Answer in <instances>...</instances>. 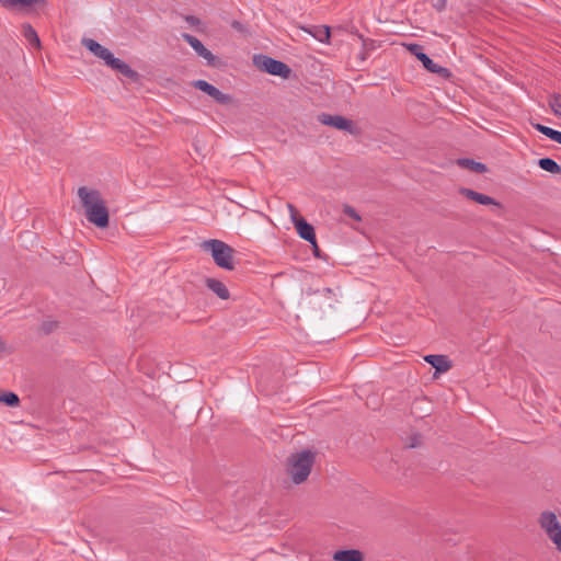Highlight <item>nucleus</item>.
Wrapping results in <instances>:
<instances>
[{
  "instance_id": "1",
  "label": "nucleus",
  "mask_w": 561,
  "mask_h": 561,
  "mask_svg": "<svg viewBox=\"0 0 561 561\" xmlns=\"http://www.w3.org/2000/svg\"><path fill=\"white\" fill-rule=\"evenodd\" d=\"M78 196L82 203L88 221L98 228H105L108 225V210L101 194L95 190L82 186L78 190Z\"/></svg>"
},
{
  "instance_id": "2",
  "label": "nucleus",
  "mask_w": 561,
  "mask_h": 561,
  "mask_svg": "<svg viewBox=\"0 0 561 561\" xmlns=\"http://www.w3.org/2000/svg\"><path fill=\"white\" fill-rule=\"evenodd\" d=\"M316 461V453L311 450H300L291 454L287 459L286 471L294 484L304 483L310 476Z\"/></svg>"
},
{
  "instance_id": "3",
  "label": "nucleus",
  "mask_w": 561,
  "mask_h": 561,
  "mask_svg": "<svg viewBox=\"0 0 561 561\" xmlns=\"http://www.w3.org/2000/svg\"><path fill=\"white\" fill-rule=\"evenodd\" d=\"M81 44L95 57L102 59L104 64L111 69L116 70L126 78H137L138 73L134 69H131L129 65H127L122 59L116 58L108 48L102 46L96 41L92 38H82Z\"/></svg>"
},
{
  "instance_id": "4",
  "label": "nucleus",
  "mask_w": 561,
  "mask_h": 561,
  "mask_svg": "<svg viewBox=\"0 0 561 561\" xmlns=\"http://www.w3.org/2000/svg\"><path fill=\"white\" fill-rule=\"evenodd\" d=\"M204 251L210 252L215 263L225 270L231 271L233 265V249L217 239L206 240L201 244Z\"/></svg>"
},
{
  "instance_id": "5",
  "label": "nucleus",
  "mask_w": 561,
  "mask_h": 561,
  "mask_svg": "<svg viewBox=\"0 0 561 561\" xmlns=\"http://www.w3.org/2000/svg\"><path fill=\"white\" fill-rule=\"evenodd\" d=\"M538 524L551 540L558 551H561V522L551 511H543L538 517Z\"/></svg>"
},
{
  "instance_id": "6",
  "label": "nucleus",
  "mask_w": 561,
  "mask_h": 561,
  "mask_svg": "<svg viewBox=\"0 0 561 561\" xmlns=\"http://www.w3.org/2000/svg\"><path fill=\"white\" fill-rule=\"evenodd\" d=\"M253 62L257 69L283 79L289 78L291 69L283 61L276 60L266 55H255Z\"/></svg>"
},
{
  "instance_id": "7",
  "label": "nucleus",
  "mask_w": 561,
  "mask_h": 561,
  "mask_svg": "<svg viewBox=\"0 0 561 561\" xmlns=\"http://www.w3.org/2000/svg\"><path fill=\"white\" fill-rule=\"evenodd\" d=\"M288 210L298 236L310 242L312 247L317 249V239L313 227L307 222L306 219L298 217L297 209L291 204H288Z\"/></svg>"
},
{
  "instance_id": "8",
  "label": "nucleus",
  "mask_w": 561,
  "mask_h": 561,
  "mask_svg": "<svg viewBox=\"0 0 561 561\" xmlns=\"http://www.w3.org/2000/svg\"><path fill=\"white\" fill-rule=\"evenodd\" d=\"M318 121L323 125L331 126L339 130H345L352 135L357 133V129L354 126L353 122L341 115H331L322 113L318 116Z\"/></svg>"
},
{
  "instance_id": "9",
  "label": "nucleus",
  "mask_w": 561,
  "mask_h": 561,
  "mask_svg": "<svg viewBox=\"0 0 561 561\" xmlns=\"http://www.w3.org/2000/svg\"><path fill=\"white\" fill-rule=\"evenodd\" d=\"M409 50L423 64L424 68L430 72L437 75L448 73V69L435 64L425 53L421 50L419 45H410Z\"/></svg>"
},
{
  "instance_id": "10",
  "label": "nucleus",
  "mask_w": 561,
  "mask_h": 561,
  "mask_svg": "<svg viewBox=\"0 0 561 561\" xmlns=\"http://www.w3.org/2000/svg\"><path fill=\"white\" fill-rule=\"evenodd\" d=\"M182 37L195 50V53L199 57L207 60L208 65H214L215 56L213 55V53L209 49H207L203 45V43L197 37L191 35V34H187V33L182 34Z\"/></svg>"
},
{
  "instance_id": "11",
  "label": "nucleus",
  "mask_w": 561,
  "mask_h": 561,
  "mask_svg": "<svg viewBox=\"0 0 561 561\" xmlns=\"http://www.w3.org/2000/svg\"><path fill=\"white\" fill-rule=\"evenodd\" d=\"M193 85L196 89L211 96L216 102L220 104H226L230 100L229 95L222 93L219 89H217L216 87H214L205 80H196L194 81Z\"/></svg>"
},
{
  "instance_id": "12",
  "label": "nucleus",
  "mask_w": 561,
  "mask_h": 561,
  "mask_svg": "<svg viewBox=\"0 0 561 561\" xmlns=\"http://www.w3.org/2000/svg\"><path fill=\"white\" fill-rule=\"evenodd\" d=\"M459 193L461 195H463L465 197H467L468 199H471L480 205H497V203L495 202L494 198H492L491 196L489 195H485V194H482V193H479V192H476L471 188H467V187H461L459 190Z\"/></svg>"
},
{
  "instance_id": "13",
  "label": "nucleus",
  "mask_w": 561,
  "mask_h": 561,
  "mask_svg": "<svg viewBox=\"0 0 561 561\" xmlns=\"http://www.w3.org/2000/svg\"><path fill=\"white\" fill-rule=\"evenodd\" d=\"M424 360L432 365L437 373H446L451 368V363L445 355L430 354L424 356Z\"/></svg>"
},
{
  "instance_id": "14",
  "label": "nucleus",
  "mask_w": 561,
  "mask_h": 561,
  "mask_svg": "<svg viewBox=\"0 0 561 561\" xmlns=\"http://www.w3.org/2000/svg\"><path fill=\"white\" fill-rule=\"evenodd\" d=\"M334 561H363L364 556L357 549L337 550L333 554Z\"/></svg>"
},
{
  "instance_id": "15",
  "label": "nucleus",
  "mask_w": 561,
  "mask_h": 561,
  "mask_svg": "<svg viewBox=\"0 0 561 561\" xmlns=\"http://www.w3.org/2000/svg\"><path fill=\"white\" fill-rule=\"evenodd\" d=\"M207 287L215 293L220 299H228L229 298V290L226 287V285L215 278H207L206 279Z\"/></svg>"
},
{
  "instance_id": "16",
  "label": "nucleus",
  "mask_w": 561,
  "mask_h": 561,
  "mask_svg": "<svg viewBox=\"0 0 561 561\" xmlns=\"http://www.w3.org/2000/svg\"><path fill=\"white\" fill-rule=\"evenodd\" d=\"M458 164L462 168H466V169H469L471 170L472 172H476V173H484L486 171V167L485 164L481 163V162H477L472 159H459L458 160Z\"/></svg>"
},
{
  "instance_id": "17",
  "label": "nucleus",
  "mask_w": 561,
  "mask_h": 561,
  "mask_svg": "<svg viewBox=\"0 0 561 561\" xmlns=\"http://www.w3.org/2000/svg\"><path fill=\"white\" fill-rule=\"evenodd\" d=\"M308 32L321 43H327L330 38V28L325 25L312 26Z\"/></svg>"
},
{
  "instance_id": "18",
  "label": "nucleus",
  "mask_w": 561,
  "mask_h": 561,
  "mask_svg": "<svg viewBox=\"0 0 561 561\" xmlns=\"http://www.w3.org/2000/svg\"><path fill=\"white\" fill-rule=\"evenodd\" d=\"M538 165L539 168H541L542 170L549 172V173H552V174H557V173H560L561 172V165L558 164L553 159L551 158H541L538 160Z\"/></svg>"
},
{
  "instance_id": "19",
  "label": "nucleus",
  "mask_w": 561,
  "mask_h": 561,
  "mask_svg": "<svg viewBox=\"0 0 561 561\" xmlns=\"http://www.w3.org/2000/svg\"><path fill=\"white\" fill-rule=\"evenodd\" d=\"M0 3L5 8H27L36 3H44V0H0Z\"/></svg>"
},
{
  "instance_id": "20",
  "label": "nucleus",
  "mask_w": 561,
  "mask_h": 561,
  "mask_svg": "<svg viewBox=\"0 0 561 561\" xmlns=\"http://www.w3.org/2000/svg\"><path fill=\"white\" fill-rule=\"evenodd\" d=\"M23 35H24L25 39L30 43V45L39 47L41 42H39L38 35H37L36 31L30 24L23 25Z\"/></svg>"
},
{
  "instance_id": "21",
  "label": "nucleus",
  "mask_w": 561,
  "mask_h": 561,
  "mask_svg": "<svg viewBox=\"0 0 561 561\" xmlns=\"http://www.w3.org/2000/svg\"><path fill=\"white\" fill-rule=\"evenodd\" d=\"M20 402L18 394L11 391H0V403L9 407H16Z\"/></svg>"
},
{
  "instance_id": "22",
  "label": "nucleus",
  "mask_w": 561,
  "mask_h": 561,
  "mask_svg": "<svg viewBox=\"0 0 561 561\" xmlns=\"http://www.w3.org/2000/svg\"><path fill=\"white\" fill-rule=\"evenodd\" d=\"M549 106L557 116H561V94L554 93L549 98Z\"/></svg>"
},
{
  "instance_id": "23",
  "label": "nucleus",
  "mask_w": 561,
  "mask_h": 561,
  "mask_svg": "<svg viewBox=\"0 0 561 561\" xmlns=\"http://www.w3.org/2000/svg\"><path fill=\"white\" fill-rule=\"evenodd\" d=\"M535 129H537L539 133L543 134L548 138H551V133H553V128L541 125V124H534L533 125Z\"/></svg>"
},
{
  "instance_id": "24",
  "label": "nucleus",
  "mask_w": 561,
  "mask_h": 561,
  "mask_svg": "<svg viewBox=\"0 0 561 561\" xmlns=\"http://www.w3.org/2000/svg\"><path fill=\"white\" fill-rule=\"evenodd\" d=\"M344 214L347 215L348 217H351L352 219L354 220H360V217L359 215L356 213V210L351 207V206H345L344 207Z\"/></svg>"
},
{
  "instance_id": "25",
  "label": "nucleus",
  "mask_w": 561,
  "mask_h": 561,
  "mask_svg": "<svg viewBox=\"0 0 561 561\" xmlns=\"http://www.w3.org/2000/svg\"><path fill=\"white\" fill-rule=\"evenodd\" d=\"M550 139L561 145V131L554 129Z\"/></svg>"
},
{
  "instance_id": "26",
  "label": "nucleus",
  "mask_w": 561,
  "mask_h": 561,
  "mask_svg": "<svg viewBox=\"0 0 561 561\" xmlns=\"http://www.w3.org/2000/svg\"><path fill=\"white\" fill-rule=\"evenodd\" d=\"M446 5V0H439L438 3L435 5L437 10L442 11Z\"/></svg>"
},
{
  "instance_id": "27",
  "label": "nucleus",
  "mask_w": 561,
  "mask_h": 561,
  "mask_svg": "<svg viewBox=\"0 0 561 561\" xmlns=\"http://www.w3.org/2000/svg\"><path fill=\"white\" fill-rule=\"evenodd\" d=\"M51 329H53V323H49V324L45 323V324H44V330H45L46 332L51 331Z\"/></svg>"
},
{
  "instance_id": "28",
  "label": "nucleus",
  "mask_w": 561,
  "mask_h": 561,
  "mask_svg": "<svg viewBox=\"0 0 561 561\" xmlns=\"http://www.w3.org/2000/svg\"><path fill=\"white\" fill-rule=\"evenodd\" d=\"M186 20H187L190 23H192V24H194L195 22H197V19H196V18H194V16H188Z\"/></svg>"
},
{
  "instance_id": "29",
  "label": "nucleus",
  "mask_w": 561,
  "mask_h": 561,
  "mask_svg": "<svg viewBox=\"0 0 561 561\" xmlns=\"http://www.w3.org/2000/svg\"><path fill=\"white\" fill-rule=\"evenodd\" d=\"M313 252H314V255H316V256H319V248H318V247H317V249H316V248H313Z\"/></svg>"
},
{
  "instance_id": "30",
  "label": "nucleus",
  "mask_w": 561,
  "mask_h": 561,
  "mask_svg": "<svg viewBox=\"0 0 561 561\" xmlns=\"http://www.w3.org/2000/svg\"><path fill=\"white\" fill-rule=\"evenodd\" d=\"M3 348V343L0 341V351Z\"/></svg>"
}]
</instances>
